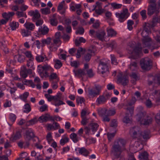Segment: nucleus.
<instances>
[{
	"instance_id": "nucleus-1",
	"label": "nucleus",
	"mask_w": 160,
	"mask_h": 160,
	"mask_svg": "<svg viewBox=\"0 0 160 160\" xmlns=\"http://www.w3.org/2000/svg\"><path fill=\"white\" fill-rule=\"evenodd\" d=\"M126 143L125 140L119 138L115 141L112 146V153L114 156V158L119 159L121 157V152L125 149Z\"/></svg>"
},
{
	"instance_id": "nucleus-2",
	"label": "nucleus",
	"mask_w": 160,
	"mask_h": 160,
	"mask_svg": "<svg viewBox=\"0 0 160 160\" xmlns=\"http://www.w3.org/2000/svg\"><path fill=\"white\" fill-rule=\"evenodd\" d=\"M151 22L145 23L144 26L143 30L141 34L143 38L142 40V43L143 47L149 48L151 46V39L148 36V33L149 32L151 28L153 27Z\"/></svg>"
},
{
	"instance_id": "nucleus-3",
	"label": "nucleus",
	"mask_w": 160,
	"mask_h": 160,
	"mask_svg": "<svg viewBox=\"0 0 160 160\" xmlns=\"http://www.w3.org/2000/svg\"><path fill=\"white\" fill-rule=\"evenodd\" d=\"M137 119L141 124L144 125H149L152 123V118L149 116L145 112H140L137 115Z\"/></svg>"
},
{
	"instance_id": "nucleus-4",
	"label": "nucleus",
	"mask_w": 160,
	"mask_h": 160,
	"mask_svg": "<svg viewBox=\"0 0 160 160\" xmlns=\"http://www.w3.org/2000/svg\"><path fill=\"white\" fill-rule=\"evenodd\" d=\"M115 113L114 109L107 110L103 108L98 111V114L102 118L103 122H109L110 120L109 117L114 115Z\"/></svg>"
},
{
	"instance_id": "nucleus-5",
	"label": "nucleus",
	"mask_w": 160,
	"mask_h": 160,
	"mask_svg": "<svg viewBox=\"0 0 160 160\" xmlns=\"http://www.w3.org/2000/svg\"><path fill=\"white\" fill-rule=\"evenodd\" d=\"M130 132L133 138L138 140V141L135 142L134 146L136 147H137V145L138 144V146H139L140 145V142H139L142 141L141 132L140 131L139 128L137 127L132 128L130 129Z\"/></svg>"
},
{
	"instance_id": "nucleus-6",
	"label": "nucleus",
	"mask_w": 160,
	"mask_h": 160,
	"mask_svg": "<svg viewBox=\"0 0 160 160\" xmlns=\"http://www.w3.org/2000/svg\"><path fill=\"white\" fill-rule=\"evenodd\" d=\"M140 64L142 69L147 71L149 70L152 68V63L150 59L145 58L141 60Z\"/></svg>"
},
{
	"instance_id": "nucleus-7",
	"label": "nucleus",
	"mask_w": 160,
	"mask_h": 160,
	"mask_svg": "<svg viewBox=\"0 0 160 160\" xmlns=\"http://www.w3.org/2000/svg\"><path fill=\"white\" fill-rule=\"evenodd\" d=\"M111 97V94L108 92L104 93L99 96L96 100V102L98 105L105 103Z\"/></svg>"
},
{
	"instance_id": "nucleus-8",
	"label": "nucleus",
	"mask_w": 160,
	"mask_h": 160,
	"mask_svg": "<svg viewBox=\"0 0 160 160\" xmlns=\"http://www.w3.org/2000/svg\"><path fill=\"white\" fill-rule=\"evenodd\" d=\"M129 15L127 9L123 10L122 12L121 13L117 12L115 13L116 17L118 18L119 21L121 22L124 21L128 17Z\"/></svg>"
},
{
	"instance_id": "nucleus-9",
	"label": "nucleus",
	"mask_w": 160,
	"mask_h": 160,
	"mask_svg": "<svg viewBox=\"0 0 160 160\" xmlns=\"http://www.w3.org/2000/svg\"><path fill=\"white\" fill-rule=\"evenodd\" d=\"M159 8L156 7V5H152L150 4L148 6V14L151 16L153 14H158L159 13Z\"/></svg>"
},
{
	"instance_id": "nucleus-10",
	"label": "nucleus",
	"mask_w": 160,
	"mask_h": 160,
	"mask_svg": "<svg viewBox=\"0 0 160 160\" xmlns=\"http://www.w3.org/2000/svg\"><path fill=\"white\" fill-rule=\"evenodd\" d=\"M35 136L33 130L32 129L28 128L25 131L24 137L26 140L29 141Z\"/></svg>"
},
{
	"instance_id": "nucleus-11",
	"label": "nucleus",
	"mask_w": 160,
	"mask_h": 160,
	"mask_svg": "<svg viewBox=\"0 0 160 160\" xmlns=\"http://www.w3.org/2000/svg\"><path fill=\"white\" fill-rule=\"evenodd\" d=\"M49 120L54 121L52 117L48 113L42 115L38 118V121L40 122H46Z\"/></svg>"
},
{
	"instance_id": "nucleus-12",
	"label": "nucleus",
	"mask_w": 160,
	"mask_h": 160,
	"mask_svg": "<svg viewBox=\"0 0 160 160\" xmlns=\"http://www.w3.org/2000/svg\"><path fill=\"white\" fill-rule=\"evenodd\" d=\"M61 93H58L57 94L54 96L53 100L55 102L54 104L55 106H59L65 103L61 100Z\"/></svg>"
},
{
	"instance_id": "nucleus-13",
	"label": "nucleus",
	"mask_w": 160,
	"mask_h": 160,
	"mask_svg": "<svg viewBox=\"0 0 160 160\" xmlns=\"http://www.w3.org/2000/svg\"><path fill=\"white\" fill-rule=\"evenodd\" d=\"M67 8V6L65 5V1L63 0L59 4L57 10L60 14H63L65 12Z\"/></svg>"
},
{
	"instance_id": "nucleus-14",
	"label": "nucleus",
	"mask_w": 160,
	"mask_h": 160,
	"mask_svg": "<svg viewBox=\"0 0 160 160\" xmlns=\"http://www.w3.org/2000/svg\"><path fill=\"white\" fill-rule=\"evenodd\" d=\"M38 71L41 77L42 78L48 77V74L47 72H44V66L38 65Z\"/></svg>"
},
{
	"instance_id": "nucleus-15",
	"label": "nucleus",
	"mask_w": 160,
	"mask_h": 160,
	"mask_svg": "<svg viewBox=\"0 0 160 160\" xmlns=\"http://www.w3.org/2000/svg\"><path fill=\"white\" fill-rule=\"evenodd\" d=\"M95 50L94 49H89L84 55V59L86 62L89 61L91 56L95 54Z\"/></svg>"
},
{
	"instance_id": "nucleus-16",
	"label": "nucleus",
	"mask_w": 160,
	"mask_h": 160,
	"mask_svg": "<svg viewBox=\"0 0 160 160\" xmlns=\"http://www.w3.org/2000/svg\"><path fill=\"white\" fill-rule=\"evenodd\" d=\"M75 150L78 152L80 154L85 156H87L89 154V152L84 148H75Z\"/></svg>"
},
{
	"instance_id": "nucleus-17",
	"label": "nucleus",
	"mask_w": 160,
	"mask_h": 160,
	"mask_svg": "<svg viewBox=\"0 0 160 160\" xmlns=\"http://www.w3.org/2000/svg\"><path fill=\"white\" fill-rule=\"evenodd\" d=\"M50 74V75L49 74L48 77H49V80L50 82L54 81H59V78L56 73H54L53 72H51Z\"/></svg>"
},
{
	"instance_id": "nucleus-18",
	"label": "nucleus",
	"mask_w": 160,
	"mask_h": 160,
	"mask_svg": "<svg viewBox=\"0 0 160 160\" xmlns=\"http://www.w3.org/2000/svg\"><path fill=\"white\" fill-rule=\"evenodd\" d=\"M15 14V13L13 12H10L8 13L4 12L2 14L3 17L6 19L8 21L9 20H11L12 16Z\"/></svg>"
},
{
	"instance_id": "nucleus-19",
	"label": "nucleus",
	"mask_w": 160,
	"mask_h": 160,
	"mask_svg": "<svg viewBox=\"0 0 160 160\" xmlns=\"http://www.w3.org/2000/svg\"><path fill=\"white\" fill-rule=\"evenodd\" d=\"M73 72L75 75L79 78L82 77V76L86 75L85 71L83 70L82 69L73 70Z\"/></svg>"
},
{
	"instance_id": "nucleus-20",
	"label": "nucleus",
	"mask_w": 160,
	"mask_h": 160,
	"mask_svg": "<svg viewBox=\"0 0 160 160\" xmlns=\"http://www.w3.org/2000/svg\"><path fill=\"white\" fill-rule=\"evenodd\" d=\"M49 31V28L47 26L43 25V27H41L39 28L38 33L40 34L46 35L48 33Z\"/></svg>"
},
{
	"instance_id": "nucleus-21",
	"label": "nucleus",
	"mask_w": 160,
	"mask_h": 160,
	"mask_svg": "<svg viewBox=\"0 0 160 160\" xmlns=\"http://www.w3.org/2000/svg\"><path fill=\"white\" fill-rule=\"evenodd\" d=\"M106 35V33L104 31L96 32V37L99 40L103 41L104 40V37Z\"/></svg>"
},
{
	"instance_id": "nucleus-22",
	"label": "nucleus",
	"mask_w": 160,
	"mask_h": 160,
	"mask_svg": "<svg viewBox=\"0 0 160 160\" xmlns=\"http://www.w3.org/2000/svg\"><path fill=\"white\" fill-rule=\"evenodd\" d=\"M106 30L107 32V35L108 37H114L116 36L117 32L112 28H107Z\"/></svg>"
},
{
	"instance_id": "nucleus-23",
	"label": "nucleus",
	"mask_w": 160,
	"mask_h": 160,
	"mask_svg": "<svg viewBox=\"0 0 160 160\" xmlns=\"http://www.w3.org/2000/svg\"><path fill=\"white\" fill-rule=\"evenodd\" d=\"M151 23L152 27L155 26L158 23H160V16L156 15L154 16Z\"/></svg>"
},
{
	"instance_id": "nucleus-24",
	"label": "nucleus",
	"mask_w": 160,
	"mask_h": 160,
	"mask_svg": "<svg viewBox=\"0 0 160 160\" xmlns=\"http://www.w3.org/2000/svg\"><path fill=\"white\" fill-rule=\"evenodd\" d=\"M31 15H33L32 20L35 21L40 17V15L37 10L32 12Z\"/></svg>"
},
{
	"instance_id": "nucleus-25",
	"label": "nucleus",
	"mask_w": 160,
	"mask_h": 160,
	"mask_svg": "<svg viewBox=\"0 0 160 160\" xmlns=\"http://www.w3.org/2000/svg\"><path fill=\"white\" fill-rule=\"evenodd\" d=\"M118 80L123 86H126L128 82V77L126 76H124L122 77L118 78Z\"/></svg>"
},
{
	"instance_id": "nucleus-26",
	"label": "nucleus",
	"mask_w": 160,
	"mask_h": 160,
	"mask_svg": "<svg viewBox=\"0 0 160 160\" xmlns=\"http://www.w3.org/2000/svg\"><path fill=\"white\" fill-rule=\"evenodd\" d=\"M56 14H54L52 18L50 19V24L53 26H56L58 23L57 18L56 17Z\"/></svg>"
},
{
	"instance_id": "nucleus-27",
	"label": "nucleus",
	"mask_w": 160,
	"mask_h": 160,
	"mask_svg": "<svg viewBox=\"0 0 160 160\" xmlns=\"http://www.w3.org/2000/svg\"><path fill=\"white\" fill-rule=\"evenodd\" d=\"M142 48L140 46L138 45L134 48L133 50L136 55L139 56L142 54Z\"/></svg>"
},
{
	"instance_id": "nucleus-28",
	"label": "nucleus",
	"mask_w": 160,
	"mask_h": 160,
	"mask_svg": "<svg viewBox=\"0 0 160 160\" xmlns=\"http://www.w3.org/2000/svg\"><path fill=\"white\" fill-rule=\"evenodd\" d=\"M21 137V132L19 131L16 132L15 134L13 135L10 138V140L12 142L20 139Z\"/></svg>"
},
{
	"instance_id": "nucleus-29",
	"label": "nucleus",
	"mask_w": 160,
	"mask_h": 160,
	"mask_svg": "<svg viewBox=\"0 0 160 160\" xmlns=\"http://www.w3.org/2000/svg\"><path fill=\"white\" fill-rule=\"evenodd\" d=\"M47 58L44 54L40 55L37 56L36 57L37 61L38 62H43L47 60Z\"/></svg>"
},
{
	"instance_id": "nucleus-30",
	"label": "nucleus",
	"mask_w": 160,
	"mask_h": 160,
	"mask_svg": "<svg viewBox=\"0 0 160 160\" xmlns=\"http://www.w3.org/2000/svg\"><path fill=\"white\" fill-rule=\"evenodd\" d=\"M24 25L27 29L29 31H33L35 28L34 25L31 22H28L26 23Z\"/></svg>"
},
{
	"instance_id": "nucleus-31",
	"label": "nucleus",
	"mask_w": 160,
	"mask_h": 160,
	"mask_svg": "<svg viewBox=\"0 0 160 160\" xmlns=\"http://www.w3.org/2000/svg\"><path fill=\"white\" fill-rule=\"evenodd\" d=\"M54 67L56 69H59L62 65L61 61L58 59H55L53 60Z\"/></svg>"
},
{
	"instance_id": "nucleus-32",
	"label": "nucleus",
	"mask_w": 160,
	"mask_h": 160,
	"mask_svg": "<svg viewBox=\"0 0 160 160\" xmlns=\"http://www.w3.org/2000/svg\"><path fill=\"white\" fill-rule=\"evenodd\" d=\"M148 155L147 152L141 153L138 156L140 160H147L148 159Z\"/></svg>"
},
{
	"instance_id": "nucleus-33",
	"label": "nucleus",
	"mask_w": 160,
	"mask_h": 160,
	"mask_svg": "<svg viewBox=\"0 0 160 160\" xmlns=\"http://www.w3.org/2000/svg\"><path fill=\"white\" fill-rule=\"evenodd\" d=\"M44 72H46L48 73V77L49 76V74L51 72H52L54 71L53 69L49 65H44Z\"/></svg>"
},
{
	"instance_id": "nucleus-34",
	"label": "nucleus",
	"mask_w": 160,
	"mask_h": 160,
	"mask_svg": "<svg viewBox=\"0 0 160 160\" xmlns=\"http://www.w3.org/2000/svg\"><path fill=\"white\" fill-rule=\"evenodd\" d=\"M9 26L12 30H15L18 28L19 26V23L18 22L13 21L10 23Z\"/></svg>"
},
{
	"instance_id": "nucleus-35",
	"label": "nucleus",
	"mask_w": 160,
	"mask_h": 160,
	"mask_svg": "<svg viewBox=\"0 0 160 160\" xmlns=\"http://www.w3.org/2000/svg\"><path fill=\"white\" fill-rule=\"evenodd\" d=\"M38 121V120L37 118L35 117L27 121L26 122V125L28 126L32 125L36 123Z\"/></svg>"
},
{
	"instance_id": "nucleus-36",
	"label": "nucleus",
	"mask_w": 160,
	"mask_h": 160,
	"mask_svg": "<svg viewBox=\"0 0 160 160\" xmlns=\"http://www.w3.org/2000/svg\"><path fill=\"white\" fill-rule=\"evenodd\" d=\"M40 11L42 14L45 15L49 14L51 13L50 9L48 7L41 8Z\"/></svg>"
},
{
	"instance_id": "nucleus-37",
	"label": "nucleus",
	"mask_w": 160,
	"mask_h": 160,
	"mask_svg": "<svg viewBox=\"0 0 160 160\" xmlns=\"http://www.w3.org/2000/svg\"><path fill=\"white\" fill-rule=\"evenodd\" d=\"M29 95V93L28 92H25L19 96V98L25 102H27V98Z\"/></svg>"
},
{
	"instance_id": "nucleus-38",
	"label": "nucleus",
	"mask_w": 160,
	"mask_h": 160,
	"mask_svg": "<svg viewBox=\"0 0 160 160\" xmlns=\"http://www.w3.org/2000/svg\"><path fill=\"white\" fill-rule=\"evenodd\" d=\"M86 75H87L88 77L92 78L93 77L95 73L93 72L92 69H90L87 71H85Z\"/></svg>"
},
{
	"instance_id": "nucleus-39",
	"label": "nucleus",
	"mask_w": 160,
	"mask_h": 160,
	"mask_svg": "<svg viewBox=\"0 0 160 160\" xmlns=\"http://www.w3.org/2000/svg\"><path fill=\"white\" fill-rule=\"evenodd\" d=\"M142 138L144 139H148L150 138V132L149 131H145L141 132Z\"/></svg>"
},
{
	"instance_id": "nucleus-40",
	"label": "nucleus",
	"mask_w": 160,
	"mask_h": 160,
	"mask_svg": "<svg viewBox=\"0 0 160 160\" xmlns=\"http://www.w3.org/2000/svg\"><path fill=\"white\" fill-rule=\"evenodd\" d=\"M70 138L74 143H76L79 141V139L77 137V135L75 133H71L70 135Z\"/></svg>"
},
{
	"instance_id": "nucleus-41",
	"label": "nucleus",
	"mask_w": 160,
	"mask_h": 160,
	"mask_svg": "<svg viewBox=\"0 0 160 160\" xmlns=\"http://www.w3.org/2000/svg\"><path fill=\"white\" fill-rule=\"evenodd\" d=\"M21 33L23 37H26L31 34V32L27 29H22L21 30Z\"/></svg>"
},
{
	"instance_id": "nucleus-42",
	"label": "nucleus",
	"mask_w": 160,
	"mask_h": 160,
	"mask_svg": "<svg viewBox=\"0 0 160 160\" xmlns=\"http://www.w3.org/2000/svg\"><path fill=\"white\" fill-rule=\"evenodd\" d=\"M122 121L126 124L131 123L132 122V119L128 116V114L126 113L125 116L123 118Z\"/></svg>"
},
{
	"instance_id": "nucleus-43",
	"label": "nucleus",
	"mask_w": 160,
	"mask_h": 160,
	"mask_svg": "<svg viewBox=\"0 0 160 160\" xmlns=\"http://www.w3.org/2000/svg\"><path fill=\"white\" fill-rule=\"evenodd\" d=\"M16 14L18 18H20L23 17L26 18L27 17V16L26 14V13L21 11H17Z\"/></svg>"
},
{
	"instance_id": "nucleus-44",
	"label": "nucleus",
	"mask_w": 160,
	"mask_h": 160,
	"mask_svg": "<svg viewBox=\"0 0 160 160\" xmlns=\"http://www.w3.org/2000/svg\"><path fill=\"white\" fill-rule=\"evenodd\" d=\"M152 95L157 98V100L160 102V91L156 90L152 93Z\"/></svg>"
},
{
	"instance_id": "nucleus-45",
	"label": "nucleus",
	"mask_w": 160,
	"mask_h": 160,
	"mask_svg": "<svg viewBox=\"0 0 160 160\" xmlns=\"http://www.w3.org/2000/svg\"><path fill=\"white\" fill-rule=\"evenodd\" d=\"M100 72H101L102 74H103L108 71V66H99Z\"/></svg>"
},
{
	"instance_id": "nucleus-46",
	"label": "nucleus",
	"mask_w": 160,
	"mask_h": 160,
	"mask_svg": "<svg viewBox=\"0 0 160 160\" xmlns=\"http://www.w3.org/2000/svg\"><path fill=\"white\" fill-rule=\"evenodd\" d=\"M23 82L24 84L26 85H30L32 88H34L35 86V85L33 83L32 80H28L26 79H24Z\"/></svg>"
},
{
	"instance_id": "nucleus-47",
	"label": "nucleus",
	"mask_w": 160,
	"mask_h": 160,
	"mask_svg": "<svg viewBox=\"0 0 160 160\" xmlns=\"http://www.w3.org/2000/svg\"><path fill=\"white\" fill-rule=\"evenodd\" d=\"M129 69L131 71H135L137 69V63L135 62L131 63L130 65Z\"/></svg>"
},
{
	"instance_id": "nucleus-48",
	"label": "nucleus",
	"mask_w": 160,
	"mask_h": 160,
	"mask_svg": "<svg viewBox=\"0 0 160 160\" xmlns=\"http://www.w3.org/2000/svg\"><path fill=\"white\" fill-rule=\"evenodd\" d=\"M88 94L90 96L92 97L99 95L98 93L95 90H94L92 89L88 90Z\"/></svg>"
},
{
	"instance_id": "nucleus-49",
	"label": "nucleus",
	"mask_w": 160,
	"mask_h": 160,
	"mask_svg": "<svg viewBox=\"0 0 160 160\" xmlns=\"http://www.w3.org/2000/svg\"><path fill=\"white\" fill-rule=\"evenodd\" d=\"M91 129L94 133L96 132L99 127L98 125L96 123H93L90 124Z\"/></svg>"
},
{
	"instance_id": "nucleus-50",
	"label": "nucleus",
	"mask_w": 160,
	"mask_h": 160,
	"mask_svg": "<svg viewBox=\"0 0 160 160\" xmlns=\"http://www.w3.org/2000/svg\"><path fill=\"white\" fill-rule=\"evenodd\" d=\"M69 138L67 137H65L61 139L60 141V144L63 146L66 143L69 142Z\"/></svg>"
},
{
	"instance_id": "nucleus-51",
	"label": "nucleus",
	"mask_w": 160,
	"mask_h": 160,
	"mask_svg": "<svg viewBox=\"0 0 160 160\" xmlns=\"http://www.w3.org/2000/svg\"><path fill=\"white\" fill-rule=\"evenodd\" d=\"M24 110L23 112L25 113H28L31 111V108L30 105L28 103L24 105Z\"/></svg>"
},
{
	"instance_id": "nucleus-52",
	"label": "nucleus",
	"mask_w": 160,
	"mask_h": 160,
	"mask_svg": "<svg viewBox=\"0 0 160 160\" xmlns=\"http://www.w3.org/2000/svg\"><path fill=\"white\" fill-rule=\"evenodd\" d=\"M33 60V58H32L27 61V66L28 68H32L34 64Z\"/></svg>"
},
{
	"instance_id": "nucleus-53",
	"label": "nucleus",
	"mask_w": 160,
	"mask_h": 160,
	"mask_svg": "<svg viewBox=\"0 0 160 160\" xmlns=\"http://www.w3.org/2000/svg\"><path fill=\"white\" fill-rule=\"evenodd\" d=\"M155 83H157L158 85H160V74H156L154 78Z\"/></svg>"
},
{
	"instance_id": "nucleus-54",
	"label": "nucleus",
	"mask_w": 160,
	"mask_h": 160,
	"mask_svg": "<svg viewBox=\"0 0 160 160\" xmlns=\"http://www.w3.org/2000/svg\"><path fill=\"white\" fill-rule=\"evenodd\" d=\"M58 47L59 45H56L53 43L50 45L49 48L50 51H55L57 50Z\"/></svg>"
},
{
	"instance_id": "nucleus-55",
	"label": "nucleus",
	"mask_w": 160,
	"mask_h": 160,
	"mask_svg": "<svg viewBox=\"0 0 160 160\" xmlns=\"http://www.w3.org/2000/svg\"><path fill=\"white\" fill-rule=\"evenodd\" d=\"M46 138L48 143H50L53 140L52 133L51 132L48 133L46 136Z\"/></svg>"
},
{
	"instance_id": "nucleus-56",
	"label": "nucleus",
	"mask_w": 160,
	"mask_h": 160,
	"mask_svg": "<svg viewBox=\"0 0 160 160\" xmlns=\"http://www.w3.org/2000/svg\"><path fill=\"white\" fill-rule=\"evenodd\" d=\"M134 24V22L133 21L130 20H128L127 22L128 28L129 30H131L132 29V25Z\"/></svg>"
},
{
	"instance_id": "nucleus-57",
	"label": "nucleus",
	"mask_w": 160,
	"mask_h": 160,
	"mask_svg": "<svg viewBox=\"0 0 160 160\" xmlns=\"http://www.w3.org/2000/svg\"><path fill=\"white\" fill-rule=\"evenodd\" d=\"M110 57L112 63L113 64L117 65L118 64V62L115 55L114 54H111Z\"/></svg>"
},
{
	"instance_id": "nucleus-58",
	"label": "nucleus",
	"mask_w": 160,
	"mask_h": 160,
	"mask_svg": "<svg viewBox=\"0 0 160 160\" xmlns=\"http://www.w3.org/2000/svg\"><path fill=\"white\" fill-rule=\"evenodd\" d=\"M102 88L101 86L98 84H96L95 85V89L97 92L98 93L99 95L100 93V92Z\"/></svg>"
},
{
	"instance_id": "nucleus-59",
	"label": "nucleus",
	"mask_w": 160,
	"mask_h": 160,
	"mask_svg": "<svg viewBox=\"0 0 160 160\" xmlns=\"http://www.w3.org/2000/svg\"><path fill=\"white\" fill-rule=\"evenodd\" d=\"M51 42V38H48L46 39H44L42 40V44L44 45L45 44H49Z\"/></svg>"
},
{
	"instance_id": "nucleus-60",
	"label": "nucleus",
	"mask_w": 160,
	"mask_h": 160,
	"mask_svg": "<svg viewBox=\"0 0 160 160\" xmlns=\"http://www.w3.org/2000/svg\"><path fill=\"white\" fill-rule=\"evenodd\" d=\"M107 45L108 47L111 48L112 49L114 48L116 46V43L114 41H113L107 44Z\"/></svg>"
},
{
	"instance_id": "nucleus-61",
	"label": "nucleus",
	"mask_w": 160,
	"mask_h": 160,
	"mask_svg": "<svg viewBox=\"0 0 160 160\" xmlns=\"http://www.w3.org/2000/svg\"><path fill=\"white\" fill-rule=\"evenodd\" d=\"M140 14L142 16V19L145 20L147 18L146 11L145 10H143L140 12Z\"/></svg>"
},
{
	"instance_id": "nucleus-62",
	"label": "nucleus",
	"mask_w": 160,
	"mask_h": 160,
	"mask_svg": "<svg viewBox=\"0 0 160 160\" xmlns=\"http://www.w3.org/2000/svg\"><path fill=\"white\" fill-rule=\"evenodd\" d=\"M131 78L136 80L138 78V73L137 72H133L130 75Z\"/></svg>"
},
{
	"instance_id": "nucleus-63",
	"label": "nucleus",
	"mask_w": 160,
	"mask_h": 160,
	"mask_svg": "<svg viewBox=\"0 0 160 160\" xmlns=\"http://www.w3.org/2000/svg\"><path fill=\"white\" fill-rule=\"evenodd\" d=\"M58 81H54L52 82H50L51 83V86L53 89H56L58 88Z\"/></svg>"
},
{
	"instance_id": "nucleus-64",
	"label": "nucleus",
	"mask_w": 160,
	"mask_h": 160,
	"mask_svg": "<svg viewBox=\"0 0 160 160\" xmlns=\"http://www.w3.org/2000/svg\"><path fill=\"white\" fill-rule=\"evenodd\" d=\"M155 119L157 123L160 125V112L158 113L155 117Z\"/></svg>"
}]
</instances>
